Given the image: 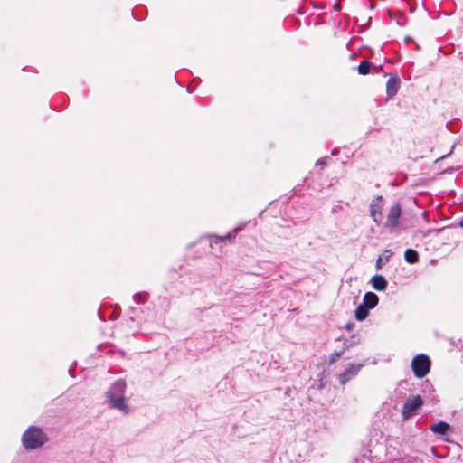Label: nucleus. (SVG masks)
<instances>
[{
	"label": "nucleus",
	"mask_w": 463,
	"mask_h": 463,
	"mask_svg": "<svg viewBox=\"0 0 463 463\" xmlns=\"http://www.w3.org/2000/svg\"><path fill=\"white\" fill-rule=\"evenodd\" d=\"M126 382L122 379L116 381L106 392L107 401L112 409L128 413V406L125 402Z\"/></svg>",
	"instance_id": "obj_1"
},
{
	"label": "nucleus",
	"mask_w": 463,
	"mask_h": 463,
	"mask_svg": "<svg viewBox=\"0 0 463 463\" xmlns=\"http://www.w3.org/2000/svg\"><path fill=\"white\" fill-rule=\"evenodd\" d=\"M48 441L47 435L38 427H29L22 436V444L26 449H36Z\"/></svg>",
	"instance_id": "obj_2"
},
{
	"label": "nucleus",
	"mask_w": 463,
	"mask_h": 463,
	"mask_svg": "<svg viewBox=\"0 0 463 463\" xmlns=\"http://www.w3.org/2000/svg\"><path fill=\"white\" fill-rule=\"evenodd\" d=\"M402 214V206L399 202L395 201L388 209L386 222L384 227L390 233H396L400 226V219Z\"/></svg>",
	"instance_id": "obj_3"
},
{
	"label": "nucleus",
	"mask_w": 463,
	"mask_h": 463,
	"mask_svg": "<svg viewBox=\"0 0 463 463\" xmlns=\"http://www.w3.org/2000/svg\"><path fill=\"white\" fill-rule=\"evenodd\" d=\"M430 359L428 355L420 354L416 355L411 361V369L417 378H423L428 374L430 369Z\"/></svg>",
	"instance_id": "obj_4"
},
{
	"label": "nucleus",
	"mask_w": 463,
	"mask_h": 463,
	"mask_svg": "<svg viewBox=\"0 0 463 463\" xmlns=\"http://www.w3.org/2000/svg\"><path fill=\"white\" fill-rule=\"evenodd\" d=\"M383 209V196L378 195L370 203V215L377 226H380L382 223Z\"/></svg>",
	"instance_id": "obj_5"
},
{
	"label": "nucleus",
	"mask_w": 463,
	"mask_h": 463,
	"mask_svg": "<svg viewBox=\"0 0 463 463\" xmlns=\"http://www.w3.org/2000/svg\"><path fill=\"white\" fill-rule=\"evenodd\" d=\"M246 226V223H241L237 227H235L232 232H230L225 236H217V235H212L210 239V246L212 248H214V245H220L222 246V243H225L226 241H232L235 239L236 234L242 231L244 227Z\"/></svg>",
	"instance_id": "obj_6"
},
{
	"label": "nucleus",
	"mask_w": 463,
	"mask_h": 463,
	"mask_svg": "<svg viewBox=\"0 0 463 463\" xmlns=\"http://www.w3.org/2000/svg\"><path fill=\"white\" fill-rule=\"evenodd\" d=\"M422 399L420 395L414 396L412 399H409L403 404L402 407V416L404 419L410 418L413 412L421 406Z\"/></svg>",
	"instance_id": "obj_7"
},
{
	"label": "nucleus",
	"mask_w": 463,
	"mask_h": 463,
	"mask_svg": "<svg viewBox=\"0 0 463 463\" xmlns=\"http://www.w3.org/2000/svg\"><path fill=\"white\" fill-rule=\"evenodd\" d=\"M362 364H349V366L345 370L344 373H340L338 376L339 383L342 385H345L348 381L354 378L358 372L360 371Z\"/></svg>",
	"instance_id": "obj_8"
},
{
	"label": "nucleus",
	"mask_w": 463,
	"mask_h": 463,
	"mask_svg": "<svg viewBox=\"0 0 463 463\" xmlns=\"http://www.w3.org/2000/svg\"><path fill=\"white\" fill-rule=\"evenodd\" d=\"M400 79L398 77H392L387 80L386 83V93L389 98L393 97L397 94L400 89Z\"/></svg>",
	"instance_id": "obj_9"
},
{
	"label": "nucleus",
	"mask_w": 463,
	"mask_h": 463,
	"mask_svg": "<svg viewBox=\"0 0 463 463\" xmlns=\"http://www.w3.org/2000/svg\"><path fill=\"white\" fill-rule=\"evenodd\" d=\"M379 302L378 296L373 292H366L363 298V305L369 309L374 308Z\"/></svg>",
	"instance_id": "obj_10"
},
{
	"label": "nucleus",
	"mask_w": 463,
	"mask_h": 463,
	"mask_svg": "<svg viewBox=\"0 0 463 463\" xmlns=\"http://www.w3.org/2000/svg\"><path fill=\"white\" fill-rule=\"evenodd\" d=\"M373 288L377 291H383L387 288L388 282L383 275H375L371 279Z\"/></svg>",
	"instance_id": "obj_11"
},
{
	"label": "nucleus",
	"mask_w": 463,
	"mask_h": 463,
	"mask_svg": "<svg viewBox=\"0 0 463 463\" xmlns=\"http://www.w3.org/2000/svg\"><path fill=\"white\" fill-rule=\"evenodd\" d=\"M430 430L439 435H447L450 430V425L445 421H439L438 423L431 424Z\"/></svg>",
	"instance_id": "obj_12"
},
{
	"label": "nucleus",
	"mask_w": 463,
	"mask_h": 463,
	"mask_svg": "<svg viewBox=\"0 0 463 463\" xmlns=\"http://www.w3.org/2000/svg\"><path fill=\"white\" fill-rule=\"evenodd\" d=\"M369 310L365 306L360 304L354 311L356 320L364 321L368 317Z\"/></svg>",
	"instance_id": "obj_13"
},
{
	"label": "nucleus",
	"mask_w": 463,
	"mask_h": 463,
	"mask_svg": "<svg viewBox=\"0 0 463 463\" xmlns=\"http://www.w3.org/2000/svg\"><path fill=\"white\" fill-rule=\"evenodd\" d=\"M404 259L410 264H414L419 261V253L412 249H408L404 252Z\"/></svg>",
	"instance_id": "obj_14"
},
{
	"label": "nucleus",
	"mask_w": 463,
	"mask_h": 463,
	"mask_svg": "<svg viewBox=\"0 0 463 463\" xmlns=\"http://www.w3.org/2000/svg\"><path fill=\"white\" fill-rule=\"evenodd\" d=\"M372 67H374L372 62L364 61L357 67L358 73L361 75H366L370 72Z\"/></svg>",
	"instance_id": "obj_15"
},
{
	"label": "nucleus",
	"mask_w": 463,
	"mask_h": 463,
	"mask_svg": "<svg viewBox=\"0 0 463 463\" xmlns=\"http://www.w3.org/2000/svg\"><path fill=\"white\" fill-rule=\"evenodd\" d=\"M345 352L344 348H342L340 351H335L332 353L329 358V363H335L345 354Z\"/></svg>",
	"instance_id": "obj_16"
},
{
	"label": "nucleus",
	"mask_w": 463,
	"mask_h": 463,
	"mask_svg": "<svg viewBox=\"0 0 463 463\" xmlns=\"http://www.w3.org/2000/svg\"><path fill=\"white\" fill-rule=\"evenodd\" d=\"M358 341L355 339L354 336H352L351 338L349 339H345L343 343V348L344 350H347L349 349L350 347H352L353 345H357Z\"/></svg>",
	"instance_id": "obj_17"
},
{
	"label": "nucleus",
	"mask_w": 463,
	"mask_h": 463,
	"mask_svg": "<svg viewBox=\"0 0 463 463\" xmlns=\"http://www.w3.org/2000/svg\"><path fill=\"white\" fill-rule=\"evenodd\" d=\"M146 293L138 292L133 296V300L136 304H143L146 301Z\"/></svg>",
	"instance_id": "obj_18"
},
{
	"label": "nucleus",
	"mask_w": 463,
	"mask_h": 463,
	"mask_svg": "<svg viewBox=\"0 0 463 463\" xmlns=\"http://www.w3.org/2000/svg\"><path fill=\"white\" fill-rule=\"evenodd\" d=\"M382 257H379L378 260H376V269H380L382 268Z\"/></svg>",
	"instance_id": "obj_19"
},
{
	"label": "nucleus",
	"mask_w": 463,
	"mask_h": 463,
	"mask_svg": "<svg viewBox=\"0 0 463 463\" xmlns=\"http://www.w3.org/2000/svg\"><path fill=\"white\" fill-rule=\"evenodd\" d=\"M334 9H335V11L339 12V11L341 10V5H340V4H337V3H336V4H335V5H334Z\"/></svg>",
	"instance_id": "obj_20"
},
{
	"label": "nucleus",
	"mask_w": 463,
	"mask_h": 463,
	"mask_svg": "<svg viewBox=\"0 0 463 463\" xmlns=\"http://www.w3.org/2000/svg\"><path fill=\"white\" fill-rule=\"evenodd\" d=\"M385 253H386V255H384V259H385V261H388L392 253L390 250H386Z\"/></svg>",
	"instance_id": "obj_21"
},
{
	"label": "nucleus",
	"mask_w": 463,
	"mask_h": 463,
	"mask_svg": "<svg viewBox=\"0 0 463 463\" xmlns=\"http://www.w3.org/2000/svg\"><path fill=\"white\" fill-rule=\"evenodd\" d=\"M353 327H354V324H353V323H348V324H346V326H345V328H346V330H348V331H350Z\"/></svg>",
	"instance_id": "obj_22"
},
{
	"label": "nucleus",
	"mask_w": 463,
	"mask_h": 463,
	"mask_svg": "<svg viewBox=\"0 0 463 463\" xmlns=\"http://www.w3.org/2000/svg\"><path fill=\"white\" fill-rule=\"evenodd\" d=\"M317 165H325V159L321 158V159L317 160Z\"/></svg>",
	"instance_id": "obj_23"
},
{
	"label": "nucleus",
	"mask_w": 463,
	"mask_h": 463,
	"mask_svg": "<svg viewBox=\"0 0 463 463\" xmlns=\"http://www.w3.org/2000/svg\"><path fill=\"white\" fill-rule=\"evenodd\" d=\"M337 153H338V149L337 148H335V149H334L332 151V155H336Z\"/></svg>",
	"instance_id": "obj_24"
},
{
	"label": "nucleus",
	"mask_w": 463,
	"mask_h": 463,
	"mask_svg": "<svg viewBox=\"0 0 463 463\" xmlns=\"http://www.w3.org/2000/svg\"><path fill=\"white\" fill-rule=\"evenodd\" d=\"M459 226L463 229V216H462V219L459 222Z\"/></svg>",
	"instance_id": "obj_25"
},
{
	"label": "nucleus",
	"mask_w": 463,
	"mask_h": 463,
	"mask_svg": "<svg viewBox=\"0 0 463 463\" xmlns=\"http://www.w3.org/2000/svg\"><path fill=\"white\" fill-rule=\"evenodd\" d=\"M72 371H73V368H70V369H69V373H70L71 376H73V375H72Z\"/></svg>",
	"instance_id": "obj_26"
},
{
	"label": "nucleus",
	"mask_w": 463,
	"mask_h": 463,
	"mask_svg": "<svg viewBox=\"0 0 463 463\" xmlns=\"http://www.w3.org/2000/svg\"><path fill=\"white\" fill-rule=\"evenodd\" d=\"M411 37H406L405 41L408 42V41H411Z\"/></svg>",
	"instance_id": "obj_27"
}]
</instances>
